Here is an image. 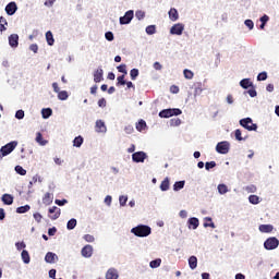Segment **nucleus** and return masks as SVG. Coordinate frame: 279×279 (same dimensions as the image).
Masks as SVG:
<instances>
[{
	"mask_svg": "<svg viewBox=\"0 0 279 279\" xmlns=\"http://www.w3.org/2000/svg\"><path fill=\"white\" fill-rule=\"evenodd\" d=\"M46 41L49 47H53L56 39L53 38V33L51 31L46 32Z\"/></svg>",
	"mask_w": 279,
	"mask_h": 279,
	"instance_id": "a878e982",
	"label": "nucleus"
},
{
	"mask_svg": "<svg viewBox=\"0 0 279 279\" xmlns=\"http://www.w3.org/2000/svg\"><path fill=\"white\" fill-rule=\"evenodd\" d=\"M53 114V109L51 108H43L41 109V117L43 119H49Z\"/></svg>",
	"mask_w": 279,
	"mask_h": 279,
	"instance_id": "c756f323",
	"label": "nucleus"
},
{
	"mask_svg": "<svg viewBox=\"0 0 279 279\" xmlns=\"http://www.w3.org/2000/svg\"><path fill=\"white\" fill-rule=\"evenodd\" d=\"M170 34L172 36H182V34H184V24L177 23V24L172 25L170 28Z\"/></svg>",
	"mask_w": 279,
	"mask_h": 279,
	"instance_id": "1a4fd4ad",
	"label": "nucleus"
},
{
	"mask_svg": "<svg viewBox=\"0 0 279 279\" xmlns=\"http://www.w3.org/2000/svg\"><path fill=\"white\" fill-rule=\"evenodd\" d=\"M133 19H134V10H129L124 13L123 16H120L119 23L120 25H130Z\"/></svg>",
	"mask_w": 279,
	"mask_h": 279,
	"instance_id": "6e6552de",
	"label": "nucleus"
},
{
	"mask_svg": "<svg viewBox=\"0 0 279 279\" xmlns=\"http://www.w3.org/2000/svg\"><path fill=\"white\" fill-rule=\"evenodd\" d=\"M145 32L148 36H154V34H156V25L146 26Z\"/></svg>",
	"mask_w": 279,
	"mask_h": 279,
	"instance_id": "37998d69",
	"label": "nucleus"
},
{
	"mask_svg": "<svg viewBox=\"0 0 279 279\" xmlns=\"http://www.w3.org/2000/svg\"><path fill=\"white\" fill-rule=\"evenodd\" d=\"M183 75H184L185 80H193V76H194L193 71H191L189 69H185L183 71Z\"/></svg>",
	"mask_w": 279,
	"mask_h": 279,
	"instance_id": "5fc2aeb1",
	"label": "nucleus"
},
{
	"mask_svg": "<svg viewBox=\"0 0 279 279\" xmlns=\"http://www.w3.org/2000/svg\"><path fill=\"white\" fill-rule=\"evenodd\" d=\"M19 146V142L17 141H11L9 143H7L5 145L0 147V160H3V158H5V156H10V154H12V151H14V149H16V147Z\"/></svg>",
	"mask_w": 279,
	"mask_h": 279,
	"instance_id": "f03ea898",
	"label": "nucleus"
},
{
	"mask_svg": "<svg viewBox=\"0 0 279 279\" xmlns=\"http://www.w3.org/2000/svg\"><path fill=\"white\" fill-rule=\"evenodd\" d=\"M131 233L134 234V236H138L140 239H145L151 234V227L147 225H137L131 229Z\"/></svg>",
	"mask_w": 279,
	"mask_h": 279,
	"instance_id": "f257e3e1",
	"label": "nucleus"
},
{
	"mask_svg": "<svg viewBox=\"0 0 279 279\" xmlns=\"http://www.w3.org/2000/svg\"><path fill=\"white\" fill-rule=\"evenodd\" d=\"M72 143H73V147H76V148L82 147V145H84V136L78 135L74 137Z\"/></svg>",
	"mask_w": 279,
	"mask_h": 279,
	"instance_id": "bb28decb",
	"label": "nucleus"
},
{
	"mask_svg": "<svg viewBox=\"0 0 279 279\" xmlns=\"http://www.w3.org/2000/svg\"><path fill=\"white\" fill-rule=\"evenodd\" d=\"M182 110L180 108H168L159 111L158 117L160 119H171V117H180Z\"/></svg>",
	"mask_w": 279,
	"mask_h": 279,
	"instance_id": "7ed1b4c3",
	"label": "nucleus"
},
{
	"mask_svg": "<svg viewBox=\"0 0 279 279\" xmlns=\"http://www.w3.org/2000/svg\"><path fill=\"white\" fill-rule=\"evenodd\" d=\"M125 134H132L134 132V126L132 124H129L124 128Z\"/></svg>",
	"mask_w": 279,
	"mask_h": 279,
	"instance_id": "69168bd1",
	"label": "nucleus"
},
{
	"mask_svg": "<svg viewBox=\"0 0 279 279\" xmlns=\"http://www.w3.org/2000/svg\"><path fill=\"white\" fill-rule=\"evenodd\" d=\"M245 191H246L247 193H256V185H254V184L247 185V186L245 187Z\"/></svg>",
	"mask_w": 279,
	"mask_h": 279,
	"instance_id": "0e129e2a",
	"label": "nucleus"
},
{
	"mask_svg": "<svg viewBox=\"0 0 279 279\" xmlns=\"http://www.w3.org/2000/svg\"><path fill=\"white\" fill-rule=\"evenodd\" d=\"M105 38L106 40H108V43H112V40H114V33L108 31L105 33Z\"/></svg>",
	"mask_w": 279,
	"mask_h": 279,
	"instance_id": "6e6d98bb",
	"label": "nucleus"
},
{
	"mask_svg": "<svg viewBox=\"0 0 279 279\" xmlns=\"http://www.w3.org/2000/svg\"><path fill=\"white\" fill-rule=\"evenodd\" d=\"M169 19L170 21H178V19H180V13L178 12V9L175 8H171L168 12Z\"/></svg>",
	"mask_w": 279,
	"mask_h": 279,
	"instance_id": "aec40b11",
	"label": "nucleus"
},
{
	"mask_svg": "<svg viewBox=\"0 0 279 279\" xmlns=\"http://www.w3.org/2000/svg\"><path fill=\"white\" fill-rule=\"evenodd\" d=\"M204 93V88L202 87V82L194 84V97H197Z\"/></svg>",
	"mask_w": 279,
	"mask_h": 279,
	"instance_id": "7c9ffc66",
	"label": "nucleus"
},
{
	"mask_svg": "<svg viewBox=\"0 0 279 279\" xmlns=\"http://www.w3.org/2000/svg\"><path fill=\"white\" fill-rule=\"evenodd\" d=\"M56 232H58V228H56V227H51L48 229L49 236H56Z\"/></svg>",
	"mask_w": 279,
	"mask_h": 279,
	"instance_id": "338daca9",
	"label": "nucleus"
},
{
	"mask_svg": "<svg viewBox=\"0 0 279 279\" xmlns=\"http://www.w3.org/2000/svg\"><path fill=\"white\" fill-rule=\"evenodd\" d=\"M278 246H279V240L276 236H270L266 239L264 242V248L267 251L278 250Z\"/></svg>",
	"mask_w": 279,
	"mask_h": 279,
	"instance_id": "39448f33",
	"label": "nucleus"
},
{
	"mask_svg": "<svg viewBox=\"0 0 279 279\" xmlns=\"http://www.w3.org/2000/svg\"><path fill=\"white\" fill-rule=\"evenodd\" d=\"M53 202V197H51V193L47 192L43 197V204L49 206Z\"/></svg>",
	"mask_w": 279,
	"mask_h": 279,
	"instance_id": "58836bf2",
	"label": "nucleus"
},
{
	"mask_svg": "<svg viewBox=\"0 0 279 279\" xmlns=\"http://www.w3.org/2000/svg\"><path fill=\"white\" fill-rule=\"evenodd\" d=\"M259 22H260L259 29H265L267 23H269V15L264 14L262 17H259Z\"/></svg>",
	"mask_w": 279,
	"mask_h": 279,
	"instance_id": "72a5a7b5",
	"label": "nucleus"
},
{
	"mask_svg": "<svg viewBox=\"0 0 279 279\" xmlns=\"http://www.w3.org/2000/svg\"><path fill=\"white\" fill-rule=\"evenodd\" d=\"M135 19H137V21H143V19H145V11H143V10L136 11Z\"/></svg>",
	"mask_w": 279,
	"mask_h": 279,
	"instance_id": "4d7b16f0",
	"label": "nucleus"
},
{
	"mask_svg": "<svg viewBox=\"0 0 279 279\" xmlns=\"http://www.w3.org/2000/svg\"><path fill=\"white\" fill-rule=\"evenodd\" d=\"M140 75V72H138V69L136 68H133L131 71H130V77L131 80H136Z\"/></svg>",
	"mask_w": 279,
	"mask_h": 279,
	"instance_id": "3c124183",
	"label": "nucleus"
},
{
	"mask_svg": "<svg viewBox=\"0 0 279 279\" xmlns=\"http://www.w3.org/2000/svg\"><path fill=\"white\" fill-rule=\"evenodd\" d=\"M239 124L241 128H244V130H247V132H256V130H258V124L254 123V120L250 117L241 119Z\"/></svg>",
	"mask_w": 279,
	"mask_h": 279,
	"instance_id": "20e7f679",
	"label": "nucleus"
},
{
	"mask_svg": "<svg viewBox=\"0 0 279 279\" xmlns=\"http://www.w3.org/2000/svg\"><path fill=\"white\" fill-rule=\"evenodd\" d=\"M216 151H217V154H222V155L229 154V151H230V142H228V141L219 142L216 145Z\"/></svg>",
	"mask_w": 279,
	"mask_h": 279,
	"instance_id": "0eeeda50",
	"label": "nucleus"
},
{
	"mask_svg": "<svg viewBox=\"0 0 279 279\" xmlns=\"http://www.w3.org/2000/svg\"><path fill=\"white\" fill-rule=\"evenodd\" d=\"M240 86L241 88H243L244 90H247L250 88H254V83L252 82V78H242L240 81Z\"/></svg>",
	"mask_w": 279,
	"mask_h": 279,
	"instance_id": "a211bd4d",
	"label": "nucleus"
},
{
	"mask_svg": "<svg viewBox=\"0 0 279 279\" xmlns=\"http://www.w3.org/2000/svg\"><path fill=\"white\" fill-rule=\"evenodd\" d=\"M84 241H86V243H95V236L90 235V234H85L83 236Z\"/></svg>",
	"mask_w": 279,
	"mask_h": 279,
	"instance_id": "052dcab7",
	"label": "nucleus"
},
{
	"mask_svg": "<svg viewBox=\"0 0 279 279\" xmlns=\"http://www.w3.org/2000/svg\"><path fill=\"white\" fill-rule=\"evenodd\" d=\"M96 132L100 134H106V132H108V128L106 126V122H104V120L96 121Z\"/></svg>",
	"mask_w": 279,
	"mask_h": 279,
	"instance_id": "f3484780",
	"label": "nucleus"
},
{
	"mask_svg": "<svg viewBox=\"0 0 279 279\" xmlns=\"http://www.w3.org/2000/svg\"><path fill=\"white\" fill-rule=\"evenodd\" d=\"M217 189H218L219 195H226V193H229V191H230L228 189V185H226V183L218 184Z\"/></svg>",
	"mask_w": 279,
	"mask_h": 279,
	"instance_id": "f704fd0d",
	"label": "nucleus"
},
{
	"mask_svg": "<svg viewBox=\"0 0 279 279\" xmlns=\"http://www.w3.org/2000/svg\"><path fill=\"white\" fill-rule=\"evenodd\" d=\"M58 260V255L53 252H48L45 256V262L49 265H53Z\"/></svg>",
	"mask_w": 279,
	"mask_h": 279,
	"instance_id": "6ab92c4d",
	"label": "nucleus"
},
{
	"mask_svg": "<svg viewBox=\"0 0 279 279\" xmlns=\"http://www.w3.org/2000/svg\"><path fill=\"white\" fill-rule=\"evenodd\" d=\"M187 228L189 230H197L199 228V218L191 217L187 219Z\"/></svg>",
	"mask_w": 279,
	"mask_h": 279,
	"instance_id": "f8f14e48",
	"label": "nucleus"
},
{
	"mask_svg": "<svg viewBox=\"0 0 279 279\" xmlns=\"http://www.w3.org/2000/svg\"><path fill=\"white\" fill-rule=\"evenodd\" d=\"M117 69L119 73H122V75H128V65L125 63L118 65Z\"/></svg>",
	"mask_w": 279,
	"mask_h": 279,
	"instance_id": "49530a36",
	"label": "nucleus"
},
{
	"mask_svg": "<svg viewBox=\"0 0 279 279\" xmlns=\"http://www.w3.org/2000/svg\"><path fill=\"white\" fill-rule=\"evenodd\" d=\"M247 95H250V97L254 98L258 96V92H256V86L253 85V87H250V89L247 92Z\"/></svg>",
	"mask_w": 279,
	"mask_h": 279,
	"instance_id": "09e8293b",
	"label": "nucleus"
},
{
	"mask_svg": "<svg viewBox=\"0 0 279 279\" xmlns=\"http://www.w3.org/2000/svg\"><path fill=\"white\" fill-rule=\"evenodd\" d=\"M186 184V181L182 180V181H175L173 184V191L175 193H178V191H182V189H184Z\"/></svg>",
	"mask_w": 279,
	"mask_h": 279,
	"instance_id": "c85d7f7f",
	"label": "nucleus"
},
{
	"mask_svg": "<svg viewBox=\"0 0 279 279\" xmlns=\"http://www.w3.org/2000/svg\"><path fill=\"white\" fill-rule=\"evenodd\" d=\"M215 167H217V162L216 161H207V162H205L206 171H210V169H215Z\"/></svg>",
	"mask_w": 279,
	"mask_h": 279,
	"instance_id": "603ef678",
	"label": "nucleus"
},
{
	"mask_svg": "<svg viewBox=\"0 0 279 279\" xmlns=\"http://www.w3.org/2000/svg\"><path fill=\"white\" fill-rule=\"evenodd\" d=\"M36 143H38V145H40L41 147H45V145H47V141L43 137V133L37 132L36 133V138H35Z\"/></svg>",
	"mask_w": 279,
	"mask_h": 279,
	"instance_id": "cd10ccee",
	"label": "nucleus"
},
{
	"mask_svg": "<svg viewBox=\"0 0 279 279\" xmlns=\"http://www.w3.org/2000/svg\"><path fill=\"white\" fill-rule=\"evenodd\" d=\"M1 202L4 206H12L14 204V196L5 193L1 196Z\"/></svg>",
	"mask_w": 279,
	"mask_h": 279,
	"instance_id": "2eb2a0df",
	"label": "nucleus"
},
{
	"mask_svg": "<svg viewBox=\"0 0 279 279\" xmlns=\"http://www.w3.org/2000/svg\"><path fill=\"white\" fill-rule=\"evenodd\" d=\"M9 40V47H11V49H16L19 47V34H11L8 37Z\"/></svg>",
	"mask_w": 279,
	"mask_h": 279,
	"instance_id": "ddd939ff",
	"label": "nucleus"
},
{
	"mask_svg": "<svg viewBox=\"0 0 279 279\" xmlns=\"http://www.w3.org/2000/svg\"><path fill=\"white\" fill-rule=\"evenodd\" d=\"M244 25H245L250 31L254 29V21H252V20H245V21H244Z\"/></svg>",
	"mask_w": 279,
	"mask_h": 279,
	"instance_id": "680f3d73",
	"label": "nucleus"
},
{
	"mask_svg": "<svg viewBox=\"0 0 279 279\" xmlns=\"http://www.w3.org/2000/svg\"><path fill=\"white\" fill-rule=\"evenodd\" d=\"M125 75H126V74H122V75H120V76L117 77V84H116V86H125V84H126V82H128V81H125Z\"/></svg>",
	"mask_w": 279,
	"mask_h": 279,
	"instance_id": "79ce46f5",
	"label": "nucleus"
},
{
	"mask_svg": "<svg viewBox=\"0 0 279 279\" xmlns=\"http://www.w3.org/2000/svg\"><path fill=\"white\" fill-rule=\"evenodd\" d=\"M268 77L267 72L263 71L257 74V82H265Z\"/></svg>",
	"mask_w": 279,
	"mask_h": 279,
	"instance_id": "8fccbe9b",
	"label": "nucleus"
},
{
	"mask_svg": "<svg viewBox=\"0 0 279 279\" xmlns=\"http://www.w3.org/2000/svg\"><path fill=\"white\" fill-rule=\"evenodd\" d=\"M97 104H98V108H106L107 106L106 98H100Z\"/></svg>",
	"mask_w": 279,
	"mask_h": 279,
	"instance_id": "774afa93",
	"label": "nucleus"
},
{
	"mask_svg": "<svg viewBox=\"0 0 279 279\" xmlns=\"http://www.w3.org/2000/svg\"><path fill=\"white\" fill-rule=\"evenodd\" d=\"M58 99H59L60 101H66V99H69V92H66V90H60V92L58 93Z\"/></svg>",
	"mask_w": 279,
	"mask_h": 279,
	"instance_id": "a19ab883",
	"label": "nucleus"
},
{
	"mask_svg": "<svg viewBox=\"0 0 279 279\" xmlns=\"http://www.w3.org/2000/svg\"><path fill=\"white\" fill-rule=\"evenodd\" d=\"M15 119H17V121H23V119H25V111L23 109H19L15 112Z\"/></svg>",
	"mask_w": 279,
	"mask_h": 279,
	"instance_id": "de8ad7c7",
	"label": "nucleus"
},
{
	"mask_svg": "<svg viewBox=\"0 0 279 279\" xmlns=\"http://www.w3.org/2000/svg\"><path fill=\"white\" fill-rule=\"evenodd\" d=\"M15 247L17 252H21V250L23 251L25 247H27V244H25V241L15 242Z\"/></svg>",
	"mask_w": 279,
	"mask_h": 279,
	"instance_id": "864d4df0",
	"label": "nucleus"
},
{
	"mask_svg": "<svg viewBox=\"0 0 279 279\" xmlns=\"http://www.w3.org/2000/svg\"><path fill=\"white\" fill-rule=\"evenodd\" d=\"M119 204H120V206H126V204H128V195L119 196Z\"/></svg>",
	"mask_w": 279,
	"mask_h": 279,
	"instance_id": "13d9d810",
	"label": "nucleus"
},
{
	"mask_svg": "<svg viewBox=\"0 0 279 279\" xmlns=\"http://www.w3.org/2000/svg\"><path fill=\"white\" fill-rule=\"evenodd\" d=\"M234 138H235V141H239V142H241V141H247V136H244V137H243V132L241 131V129H236V130L234 131Z\"/></svg>",
	"mask_w": 279,
	"mask_h": 279,
	"instance_id": "2f4dec72",
	"label": "nucleus"
},
{
	"mask_svg": "<svg viewBox=\"0 0 279 279\" xmlns=\"http://www.w3.org/2000/svg\"><path fill=\"white\" fill-rule=\"evenodd\" d=\"M135 128H136L137 132H143V130H145L147 128V122H145V120L141 119L137 121Z\"/></svg>",
	"mask_w": 279,
	"mask_h": 279,
	"instance_id": "e433bc0d",
	"label": "nucleus"
},
{
	"mask_svg": "<svg viewBox=\"0 0 279 279\" xmlns=\"http://www.w3.org/2000/svg\"><path fill=\"white\" fill-rule=\"evenodd\" d=\"M106 279H119V272L114 268L108 269Z\"/></svg>",
	"mask_w": 279,
	"mask_h": 279,
	"instance_id": "b1692460",
	"label": "nucleus"
},
{
	"mask_svg": "<svg viewBox=\"0 0 279 279\" xmlns=\"http://www.w3.org/2000/svg\"><path fill=\"white\" fill-rule=\"evenodd\" d=\"M75 228H77V219L71 218V219L66 222V230H75Z\"/></svg>",
	"mask_w": 279,
	"mask_h": 279,
	"instance_id": "c9c22d12",
	"label": "nucleus"
},
{
	"mask_svg": "<svg viewBox=\"0 0 279 279\" xmlns=\"http://www.w3.org/2000/svg\"><path fill=\"white\" fill-rule=\"evenodd\" d=\"M14 171L17 175H27V170H25L23 166H15Z\"/></svg>",
	"mask_w": 279,
	"mask_h": 279,
	"instance_id": "c03bdc74",
	"label": "nucleus"
},
{
	"mask_svg": "<svg viewBox=\"0 0 279 279\" xmlns=\"http://www.w3.org/2000/svg\"><path fill=\"white\" fill-rule=\"evenodd\" d=\"M161 264H162V259H160V258L153 259L149 263V268L150 269H158V267H160Z\"/></svg>",
	"mask_w": 279,
	"mask_h": 279,
	"instance_id": "4c0bfd02",
	"label": "nucleus"
},
{
	"mask_svg": "<svg viewBox=\"0 0 279 279\" xmlns=\"http://www.w3.org/2000/svg\"><path fill=\"white\" fill-rule=\"evenodd\" d=\"M187 263H189L190 269L192 270L197 269V256L195 255L190 256L187 259Z\"/></svg>",
	"mask_w": 279,
	"mask_h": 279,
	"instance_id": "5701e85b",
	"label": "nucleus"
},
{
	"mask_svg": "<svg viewBox=\"0 0 279 279\" xmlns=\"http://www.w3.org/2000/svg\"><path fill=\"white\" fill-rule=\"evenodd\" d=\"M94 82L96 84H99V82H104V69L101 66L94 71Z\"/></svg>",
	"mask_w": 279,
	"mask_h": 279,
	"instance_id": "dca6fc26",
	"label": "nucleus"
},
{
	"mask_svg": "<svg viewBox=\"0 0 279 279\" xmlns=\"http://www.w3.org/2000/svg\"><path fill=\"white\" fill-rule=\"evenodd\" d=\"M31 208L29 205L20 206L15 209V213H17V215H25V213H29Z\"/></svg>",
	"mask_w": 279,
	"mask_h": 279,
	"instance_id": "473e14b6",
	"label": "nucleus"
},
{
	"mask_svg": "<svg viewBox=\"0 0 279 279\" xmlns=\"http://www.w3.org/2000/svg\"><path fill=\"white\" fill-rule=\"evenodd\" d=\"M170 186H171V182L169 180V177H166L165 180L161 181L159 189L162 192H167V191H169Z\"/></svg>",
	"mask_w": 279,
	"mask_h": 279,
	"instance_id": "4be33fe9",
	"label": "nucleus"
},
{
	"mask_svg": "<svg viewBox=\"0 0 279 279\" xmlns=\"http://www.w3.org/2000/svg\"><path fill=\"white\" fill-rule=\"evenodd\" d=\"M54 204L57 205V206H66V204H69V201L66 199V198H62V199H56L54 201Z\"/></svg>",
	"mask_w": 279,
	"mask_h": 279,
	"instance_id": "bf43d9fd",
	"label": "nucleus"
},
{
	"mask_svg": "<svg viewBox=\"0 0 279 279\" xmlns=\"http://www.w3.org/2000/svg\"><path fill=\"white\" fill-rule=\"evenodd\" d=\"M93 252H94L93 245L86 244L81 250V255L83 256V258H90L93 256Z\"/></svg>",
	"mask_w": 279,
	"mask_h": 279,
	"instance_id": "9b49d317",
	"label": "nucleus"
},
{
	"mask_svg": "<svg viewBox=\"0 0 279 279\" xmlns=\"http://www.w3.org/2000/svg\"><path fill=\"white\" fill-rule=\"evenodd\" d=\"M21 258H22L24 265H29V263H32V257L29 256V251H27V250L22 251Z\"/></svg>",
	"mask_w": 279,
	"mask_h": 279,
	"instance_id": "412c9836",
	"label": "nucleus"
},
{
	"mask_svg": "<svg viewBox=\"0 0 279 279\" xmlns=\"http://www.w3.org/2000/svg\"><path fill=\"white\" fill-rule=\"evenodd\" d=\"M149 156L143 150H138L132 154V161L136 165L145 162Z\"/></svg>",
	"mask_w": 279,
	"mask_h": 279,
	"instance_id": "423d86ee",
	"label": "nucleus"
},
{
	"mask_svg": "<svg viewBox=\"0 0 279 279\" xmlns=\"http://www.w3.org/2000/svg\"><path fill=\"white\" fill-rule=\"evenodd\" d=\"M4 10L8 16H14V14H16V11L19 10V5H16V2L11 1L5 5Z\"/></svg>",
	"mask_w": 279,
	"mask_h": 279,
	"instance_id": "9d476101",
	"label": "nucleus"
},
{
	"mask_svg": "<svg viewBox=\"0 0 279 279\" xmlns=\"http://www.w3.org/2000/svg\"><path fill=\"white\" fill-rule=\"evenodd\" d=\"M182 123V120L180 119H171L170 120V125L178 128V125H180Z\"/></svg>",
	"mask_w": 279,
	"mask_h": 279,
	"instance_id": "e2e57ef3",
	"label": "nucleus"
},
{
	"mask_svg": "<svg viewBox=\"0 0 279 279\" xmlns=\"http://www.w3.org/2000/svg\"><path fill=\"white\" fill-rule=\"evenodd\" d=\"M205 221H209V222H204V228H216L215 222H213V218L211 217H205Z\"/></svg>",
	"mask_w": 279,
	"mask_h": 279,
	"instance_id": "a18cd8bd",
	"label": "nucleus"
},
{
	"mask_svg": "<svg viewBox=\"0 0 279 279\" xmlns=\"http://www.w3.org/2000/svg\"><path fill=\"white\" fill-rule=\"evenodd\" d=\"M258 230H259V232L269 234V232H274V226L272 225H260Z\"/></svg>",
	"mask_w": 279,
	"mask_h": 279,
	"instance_id": "393cba45",
	"label": "nucleus"
},
{
	"mask_svg": "<svg viewBox=\"0 0 279 279\" xmlns=\"http://www.w3.org/2000/svg\"><path fill=\"white\" fill-rule=\"evenodd\" d=\"M250 204H253V206H256L260 202V197L258 195H250L248 196Z\"/></svg>",
	"mask_w": 279,
	"mask_h": 279,
	"instance_id": "ea45409f",
	"label": "nucleus"
},
{
	"mask_svg": "<svg viewBox=\"0 0 279 279\" xmlns=\"http://www.w3.org/2000/svg\"><path fill=\"white\" fill-rule=\"evenodd\" d=\"M48 213H49V215H52V216H50V219H52V221H56V219H60L61 210H60V208H58V206L50 207L48 209Z\"/></svg>",
	"mask_w": 279,
	"mask_h": 279,
	"instance_id": "4468645a",
	"label": "nucleus"
}]
</instances>
